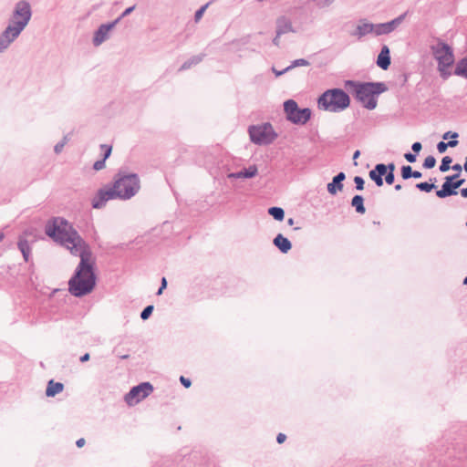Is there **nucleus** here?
I'll use <instances>...</instances> for the list:
<instances>
[{
	"instance_id": "19",
	"label": "nucleus",
	"mask_w": 467,
	"mask_h": 467,
	"mask_svg": "<svg viewBox=\"0 0 467 467\" xmlns=\"http://www.w3.org/2000/svg\"><path fill=\"white\" fill-rule=\"evenodd\" d=\"M390 55H389V48L388 46L384 45L381 47L380 53L378 56L377 58V66L380 68L386 70L389 68L390 65Z\"/></svg>"
},
{
	"instance_id": "23",
	"label": "nucleus",
	"mask_w": 467,
	"mask_h": 467,
	"mask_svg": "<svg viewBox=\"0 0 467 467\" xmlns=\"http://www.w3.org/2000/svg\"><path fill=\"white\" fill-rule=\"evenodd\" d=\"M205 54H199L196 56H192L189 59H187L179 68V71H184L190 69L192 67L198 65L204 58Z\"/></svg>"
},
{
	"instance_id": "18",
	"label": "nucleus",
	"mask_w": 467,
	"mask_h": 467,
	"mask_svg": "<svg viewBox=\"0 0 467 467\" xmlns=\"http://www.w3.org/2000/svg\"><path fill=\"white\" fill-rule=\"evenodd\" d=\"M346 175L343 171L337 173L333 179L332 182L327 184V192L335 195L338 191L343 189L342 182L345 180Z\"/></svg>"
},
{
	"instance_id": "16",
	"label": "nucleus",
	"mask_w": 467,
	"mask_h": 467,
	"mask_svg": "<svg viewBox=\"0 0 467 467\" xmlns=\"http://www.w3.org/2000/svg\"><path fill=\"white\" fill-rule=\"evenodd\" d=\"M373 24L368 22L365 19H362L358 22L355 31L352 33L353 36H356L358 39H361L365 36L368 34H372Z\"/></svg>"
},
{
	"instance_id": "2",
	"label": "nucleus",
	"mask_w": 467,
	"mask_h": 467,
	"mask_svg": "<svg viewBox=\"0 0 467 467\" xmlns=\"http://www.w3.org/2000/svg\"><path fill=\"white\" fill-rule=\"evenodd\" d=\"M345 88L354 94L356 99L365 109L369 110L377 107V97L387 90L386 85L382 82H358L355 80L345 81Z\"/></svg>"
},
{
	"instance_id": "9",
	"label": "nucleus",
	"mask_w": 467,
	"mask_h": 467,
	"mask_svg": "<svg viewBox=\"0 0 467 467\" xmlns=\"http://www.w3.org/2000/svg\"><path fill=\"white\" fill-rule=\"evenodd\" d=\"M153 391V387L150 382H142L133 388L125 395V401L130 406L139 403L141 400L148 397Z\"/></svg>"
},
{
	"instance_id": "13",
	"label": "nucleus",
	"mask_w": 467,
	"mask_h": 467,
	"mask_svg": "<svg viewBox=\"0 0 467 467\" xmlns=\"http://www.w3.org/2000/svg\"><path fill=\"white\" fill-rule=\"evenodd\" d=\"M395 171V164L394 163H389L388 165H385L383 163H379L375 166L373 170H371L368 173L369 178L376 183L377 186L381 187L383 185V176L386 174V172H392L394 173Z\"/></svg>"
},
{
	"instance_id": "21",
	"label": "nucleus",
	"mask_w": 467,
	"mask_h": 467,
	"mask_svg": "<svg viewBox=\"0 0 467 467\" xmlns=\"http://www.w3.org/2000/svg\"><path fill=\"white\" fill-rule=\"evenodd\" d=\"M273 244L283 253L286 254L292 248L291 242L283 234H278L273 240Z\"/></svg>"
},
{
	"instance_id": "15",
	"label": "nucleus",
	"mask_w": 467,
	"mask_h": 467,
	"mask_svg": "<svg viewBox=\"0 0 467 467\" xmlns=\"http://www.w3.org/2000/svg\"><path fill=\"white\" fill-rule=\"evenodd\" d=\"M258 169L255 165H251L237 172H231L227 174L228 179H250L257 175Z\"/></svg>"
},
{
	"instance_id": "14",
	"label": "nucleus",
	"mask_w": 467,
	"mask_h": 467,
	"mask_svg": "<svg viewBox=\"0 0 467 467\" xmlns=\"http://www.w3.org/2000/svg\"><path fill=\"white\" fill-rule=\"evenodd\" d=\"M112 29L108 24H101L94 32L92 44L94 47H99L105 41L109 39Z\"/></svg>"
},
{
	"instance_id": "49",
	"label": "nucleus",
	"mask_w": 467,
	"mask_h": 467,
	"mask_svg": "<svg viewBox=\"0 0 467 467\" xmlns=\"http://www.w3.org/2000/svg\"><path fill=\"white\" fill-rule=\"evenodd\" d=\"M286 439V436L284 433H279L276 437V441L278 443H283Z\"/></svg>"
},
{
	"instance_id": "27",
	"label": "nucleus",
	"mask_w": 467,
	"mask_h": 467,
	"mask_svg": "<svg viewBox=\"0 0 467 467\" xmlns=\"http://www.w3.org/2000/svg\"><path fill=\"white\" fill-rule=\"evenodd\" d=\"M406 13L386 23L389 33L393 32L404 20Z\"/></svg>"
},
{
	"instance_id": "28",
	"label": "nucleus",
	"mask_w": 467,
	"mask_h": 467,
	"mask_svg": "<svg viewBox=\"0 0 467 467\" xmlns=\"http://www.w3.org/2000/svg\"><path fill=\"white\" fill-rule=\"evenodd\" d=\"M372 34H374L375 36L389 34L386 23L373 24Z\"/></svg>"
},
{
	"instance_id": "5",
	"label": "nucleus",
	"mask_w": 467,
	"mask_h": 467,
	"mask_svg": "<svg viewBox=\"0 0 467 467\" xmlns=\"http://www.w3.org/2000/svg\"><path fill=\"white\" fill-rule=\"evenodd\" d=\"M31 17L32 8L30 3L26 0H19L14 5L8 18V25L24 31L29 24Z\"/></svg>"
},
{
	"instance_id": "30",
	"label": "nucleus",
	"mask_w": 467,
	"mask_h": 467,
	"mask_svg": "<svg viewBox=\"0 0 467 467\" xmlns=\"http://www.w3.org/2000/svg\"><path fill=\"white\" fill-rule=\"evenodd\" d=\"M309 66V62L305 58H298L294 60L290 66L286 67L285 68V71H289L296 67H306Z\"/></svg>"
},
{
	"instance_id": "38",
	"label": "nucleus",
	"mask_w": 467,
	"mask_h": 467,
	"mask_svg": "<svg viewBox=\"0 0 467 467\" xmlns=\"http://www.w3.org/2000/svg\"><path fill=\"white\" fill-rule=\"evenodd\" d=\"M100 148L104 150L103 158L105 161L110 156L112 148L107 144H101Z\"/></svg>"
},
{
	"instance_id": "37",
	"label": "nucleus",
	"mask_w": 467,
	"mask_h": 467,
	"mask_svg": "<svg viewBox=\"0 0 467 467\" xmlns=\"http://www.w3.org/2000/svg\"><path fill=\"white\" fill-rule=\"evenodd\" d=\"M209 4L202 5L200 9H198L194 14V20L198 22L203 16L204 11L206 10Z\"/></svg>"
},
{
	"instance_id": "34",
	"label": "nucleus",
	"mask_w": 467,
	"mask_h": 467,
	"mask_svg": "<svg viewBox=\"0 0 467 467\" xmlns=\"http://www.w3.org/2000/svg\"><path fill=\"white\" fill-rule=\"evenodd\" d=\"M436 164V159L433 156H428L423 161V167L425 169H432Z\"/></svg>"
},
{
	"instance_id": "3",
	"label": "nucleus",
	"mask_w": 467,
	"mask_h": 467,
	"mask_svg": "<svg viewBox=\"0 0 467 467\" xmlns=\"http://www.w3.org/2000/svg\"><path fill=\"white\" fill-rule=\"evenodd\" d=\"M349 104V96L340 88L327 89L317 100L318 108L329 112H341L348 108Z\"/></svg>"
},
{
	"instance_id": "45",
	"label": "nucleus",
	"mask_w": 467,
	"mask_h": 467,
	"mask_svg": "<svg viewBox=\"0 0 467 467\" xmlns=\"http://www.w3.org/2000/svg\"><path fill=\"white\" fill-rule=\"evenodd\" d=\"M422 148V145L420 142L417 141V142H414L411 146V149L412 150L415 152V153H419L420 151Z\"/></svg>"
},
{
	"instance_id": "10",
	"label": "nucleus",
	"mask_w": 467,
	"mask_h": 467,
	"mask_svg": "<svg viewBox=\"0 0 467 467\" xmlns=\"http://www.w3.org/2000/svg\"><path fill=\"white\" fill-rule=\"evenodd\" d=\"M23 30L7 24L0 33V53H4L19 37Z\"/></svg>"
},
{
	"instance_id": "58",
	"label": "nucleus",
	"mask_w": 467,
	"mask_h": 467,
	"mask_svg": "<svg viewBox=\"0 0 467 467\" xmlns=\"http://www.w3.org/2000/svg\"><path fill=\"white\" fill-rule=\"evenodd\" d=\"M461 194L463 198H467V187L461 190Z\"/></svg>"
},
{
	"instance_id": "40",
	"label": "nucleus",
	"mask_w": 467,
	"mask_h": 467,
	"mask_svg": "<svg viewBox=\"0 0 467 467\" xmlns=\"http://www.w3.org/2000/svg\"><path fill=\"white\" fill-rule=\"evenodd\" d=\"M385 176V182L387 184L390 185L394 182L395 175L392 172H386Z\"/></svg>"
},
{
	"instance_id": "39",
	"label": "nucleus",
	"mask_w": 467,
	"mask_h": 467,
	"mask_svg": "<svg viewBox=\"0 0 467 467\" xmlns=\"http://www.w3.org/2000/svg\"><path fill=\"white\" fill-rule=\"evenodd\" d=\"M105 160L104 159H101V160H99L97 161H95L94 165H93V169L95 171H100L102 169L105 168Z\"/></svg>"
},
{
	"instance_id": "25",
	"label": "nucleus",
	"mask_w": 467,
	"mask_h": 467,
	"mask_svg": "<svg viewBox=\"0 0 467 467\" xmlns=\"http://www.w3.org/2000/svg\"><path fill=\"white\" fill-rule=\"evenodd\" d=\"M351 205L358 213H365L366 208L364 206V198L361 195H355L351 200Z\"/></svg>"
},
{
	"instance_id": "57",
	"label": "nucleus",
	"mask_w": 467,
	"mask_h": 467,
	"mask_svg": "<svg viewBox=\"0 0 467 467\" xmlns=\"http://www.w3.org/2000/svg\"><path fill=\"white\" fill-rule=\"evenodd\" d=\"M89 359V354L88 353H86L84 354L83 356L80 357V361L81 362H86Z\"/></svg>"
},
{
	"instance_id": "12",
	"label": "nucleus",
	"mask_w": 467,
	"mask_h": 467,
	"mask_svg": "<svg viewBox=\"0 0 467 467\" xmlns=\"http://www.w3.org/2000/svg\"><path fill=\"white\" fill-rule=\"evenodd\" d=\"M36 240V235L34 234V230L27 229L23 232V234L19 236L17 246L20 252L23 254L25 261L29 260V255L31 253L30 242H34Z\"/></svg>"
},
{
	"instance_id": "41",
	"label": "nucleus",
	"mask_w": 467,
	"mask_h": 467,
	"mask_svg": "<svg viewBox=\"0 0 467 467\" xmlns=\"http://www.w3.org/2000/svg\"><path fill=\"white\" fill-rule=\"evenodd\" d=\"M458 133L457 132H452V131H447L443 134L442 136V139L443 140H448V139H457L458 138Z\"/></svg>"
},
{
	"instance_id": "36",
	"label": "nucleus",
	"mask_w": 467,
	"mask_h": 467,
	"mask_svg": "<svg viewBox=\"0 0 467 467\" xmlns=\"http://www.w3.org/2000/svg\"><path fill=\"white\" fill-rule=\"evenodd\" d=\"M354 182L356 184V189L358 191H362L364 189L365 181H364V179L362 177L356 176L354 178Z\"/></svg>"
},
{
	"instance_id": "6",
	"label": "nucleus",
	"mask_w": 467,
	"mask_h": 467,
	"mask_svg": "<svg viewBox=\"0 0 467 467\" xmlns=\"http://www.w3.org/2000/svg\"><path fill=\"white\" fill-rule=\"evenodd\" d=\"M248 132L251 141L257 145H269L277 138L270 123L250 126Z\"/></svg>"
},
{
	"instance_id": "29",
	"label": "nucleus",
	"mask_w": 467,
	"mask_h": 467,
	"mask_svg": "<svg viewBox=\"0 0 467 467\" xmlns=\"http://www.w3.org/2000/svg\"><path fill=\"white\" fill-rule=\"evenodd\" d=\"M430 181L432 182L431 183H429L427 182H420V183L416 184V187L421 192H430L431 190H433L436 187L434 184V182H436V178H431Z\"/></svg>"
},
{
	"instance_id": "8",
	"label": "nucleus",
	"mask_w": 467,
	"mask_h": 467,
	"mask_svg": "<svg viewBox=\"0 0 467 467\" xmlns=\"http://www.w3.org/2000/svg\"><path fill=\"white\" fill-rule=\"evenodd\" d=\"M434 57L438 61V68L444 77V71L454 62V56L451 47L444 42L439 41L437 45L431 47Z\"/></svg>"
},
{
	"instance_id": "54",
	"label": "nucleus",
	"mask_w": 467,
	"mask_h": 467,
	"mask_svg": "<svg viewBox=\"0 0 467 467\" xmlns=\"http://www.w3.org/2000/svg\"><path fill=\"white\" fill-rule=\"evenodd\" d=\"M464 182V180L463 179H461V180H457L455 182H453L456 189L460 188Z\"/></svg>"
},
{
	"instance_id": "56",
	"label": "nucleus",
	"mask_w": 467,
	"mask_h": 467,
	"mask_svg": "<svg viewBox=\"0 0 467 467\" xmlns=\"http://www.w3.org/2000/svg\"><path fill=\"white\" fill-rule=\"evenodd\" d=\"M451 169H452L453 171H458V172H461V171H462V167L460 164H458V163H457V164H454V165L451 167Z\"/></svg>"
},
{
	"instance_id": "44",
	"label": "nucleus",
	"mask_w": 467,
	"mask_h": 467,
	"mask_svg": "<svg viewBox=\"0 0 467 467\" xmlns=\"http://www.w3.org/2000/svg\"><path fill=\"white\" fill-rule=\"evenodd\" d=\"M180 381L181 383L185 387V388H190L191 385H192V381L190 379H187L183 376H181L180 377Z\"/></svg>"
},
{
	"instance_id": "11",
	"label": "nucleus",
	"mask_w": 467,
	"mask_h": 467,
	"mask_svg": "<svg viewBox=\"0 0 467 467\" xmlns=\"http://www.w3.org/2000/svg\"><path fill=\"white\" fill-rule=\"evenodd\" d=\"M119 199L112 187L102 188L93 197L91 204L94 209L103 208L109 200Z\"/></svg>"
},
{
	"instance_id": "22",
	"label": "nucleus",
	"mask_w": 467,
	"mask_h": 467,
	"mask_svg": "<svg viewBox=\"0 0 467 467\" xmlns=\"http://www.w3.org/2000/svg\"><path fill=\"white\" fill-rule=\"evenodd\" d=\"M64 389V385L60 382H55L53 379L49 380L46 389V395L47 397H54L60 393Z\"/></svg>"
},
{
	"instance_id": "33",
	"label": "nucleus",
	"mask_w": 467,
	"mask_h": 467,
	"mask_svg": "<svg viewBox=\"0 0 467 467\" xmlns=\"http://www.w3.org/2000/svg\"><path fill=\"white\" fill-rule=\"evenodd\" d=\"M154 309V306L152 305L147 306L140 313V318L142 320L148 319L150 315L152 314V311Z\"/></svg>"
},
{
	"instance_id": "48",
	"label": "nucleus",
	"mask_w": 467,
	"mask_h": 467,
	"mask_svg": "<svg viewBox=\"0 0 467 467\" xmlns=\"http://www.w3.org/2000/svg\"><path fill=\"white\" fill-rule=\"evenodd\" d=\"M64 147H65V146L63 145V143L58 142V143H57V144L55 145V147H54V151H55L57 154H59V153L63 150Z\"/></svg>"
},
{
	"instance_id": "1",
	"label": "nucleus",
	"mask_w": 467,
	"mask_h": 467,
	"mask_svg": "<svg viewBox=\"0 0 467 467\" xmlns=\"http://www.w3.org/2000/svg\"><path fill=\"white\" fill-rule=\"evenodd\" d=\"M45 233L55 242L69 249L71 254L80 257V262L68 281L69 293L76 297H81L92 292L96 285V275L91 252L86 242L67 220L60 217L48 221Z\"/></svg>"
},
{
	"instance_id": "47",
	"label": "nucleus",
	"mask_w": 467,
	"mask_h": 467,
	"mask_svg": "<svg viewBox=\"0 0 467 467\" xmlns=\"http://www.w3.org/2000/svg\"><path fill=\"white\" fill-rule=\"evenodd\" d=\"M122 18H123V17H121V15H120L119 17H117V18H116L115 20H113L112 22H110V23H107V24H108V25L111 27V29L113 30V29L116 27V26H117V25L121 21V19H122Z\"/></svg>"
},
{
	"instance_id": "60",
	"label": "nucleus",
	"mask_w": 467,
	"mask_h": 467,
	"mask_svg": "<svg viewBox=\"0 0 467 467\" xmlns=\"http://www.w3.org/2000/svg\"><path fill=\"white\" fill-rule=\"evenodd\" d=\"M279 38H280V36H277V35H276L275 37L273 39V44L275 46H277V47L279 46Z\"/></svg>"
},
{
	"instance_id": "35",
	"label": "nucleus",
	"mask_w": 467,
	"mask_h": 467,
	"mask_svg": "<svg viewBox=\"0 0 467 467\" xmlns=\"http://www.w3.org/2000/svg\"><path fill=\"white\" fill-rule=\"evenodd\" d=\"M316 3L317 6L320 9L330 6L335 0H311Z\"/></svg>"
},
{
	"instance_id": "24",
	"label": "nucleus",
	"mask_w": 467,
	"mask_h": 467,
	"mask_svg": "<svg viewBox=\"0 0 467 467\" xmlns=\"http://www.w3.org/2000/svg\"><path fill=\"white\" fill-rule=\"evenodd\" d=\"M454 74L467 79V56L458 61Z\"/></svg>"
},
{
	"instance_id": "62",
	"label": "nucleus",
	"mask_w": 467,
	"mask_h": 467,
	"mask_svg": "<svg viewBox=\"0 0 467 467\" xmlns=\"http://www.w3.org/2000/svg\"><path fill=\"white\" fill-rule=\"evenodd\" d=\"M68 135L64 136L63 140L60 141L65 146L68 141Z\"/></svg>"
},
{
	"instance_id": "52",
	"label": "nucleus",
	"mask_w": 467,
	"mask_h": 467,
	"mask_svg": "<svg viewBox=\"0 0 467 467\" xmlns=\"http://www.w3.org/2000/svg\"><path fill=\"white\" fill-rule=\"evenodd\" d=\"M422 176L421 172L418 171H412L411 178L419 179Z\"/></svg>"
},
{
	"instance_id": "42",
	"label": "nucleus",
	"mask_w": 467,
	"mask_h": 467,
	"mask_svg": "<svg viewBox=\"0 0 467 467\" xmlns=\"http://www.w3.org/2000/svg\"><path fill=\"white\" fill-rule=\"evenodd\" d=\"M404 158L410 163H413L416 161L417 160V157H416V154H413V153H410V152H407L404 154Z\"/></svg>"
},
{
	"instance_id": "46",
	"label": "nucleus",
	"mask_w": 467,
	"mask_h": 467,
	"mask_svg": "<svg viewBox=\"0 0 467 467\" xmlns=\"http://www.w3.org/2000/svg\"><path fill=\"white\" fill-rule=\"evenodd\" d=\"M135 7H136L135 5H132V6H130V7H128V8H126V9L122 12V14H121V17H123V18H124L125 16H127L130 15V14L134 11Z\"/></svg>"
},
{
	"instance_id": "51",
	"label": "nucleus",
	"mask_w": 467,
	"mask_h": 467,
	"mask_svg": "<svg viewBox=\"0 0 467 467\" xmlns=\"http://www.w3.org/2000/svg\"><path fill=\"white\" fill-rule=\"evenodd\" d=\"M85 442H86V441H85V439L80 438V439H78V440L76 441V445H77L78 448H81V447H83V446H84Z\"/></svg>"
},
{
	"instance_id": "32",
	"label": "nucleus",
	"mask_w": 467,
	"mask_h": 467,
	"mask_svg": "<svg viewBox=\"0 0 467 467\" xmlns=\"http://www.w3.org/2000/svg\"><path fill=\"white\" fill-rule=\"evenodd\" d=\"M412 168L410 165H404L401 167V177L403 180L411 178Z\"/></svg>"
},
{
	"instance_id": "43",
	"label": "nucleus",
	"mask_w": 467,
	"mask_h": 467,
	"mask_svg": "<svg viewBox=\"0 0 467 467\" xmlns=\"http://www.w3.org/2000/svg\"><path fill=\"white\" fill-rule=\"evenodd\" d=\"M447 143L444 142V141H440L438 144H437V150L440 153H443L446 151L447 150Z\"/></svg>"
},
{
	"instance_id": "20",
	"label": "nucleus",
	"mask_w": 467,
	"mask_h": 467,
	"mask_svg": "<svg viewBox=\"0 0 467 467\" xmlns=\"http://www.w3.org/2000/svg\"><path fill=\"white\" fill-rule=\"evenodd\" d=\"M456 190L457 189H456L453 182H449V181L445 180V182L441 185V189L438 190L436 192V195L439 198L443 199V198H446L449 196L456 195L458 193V192Z\"/></svg>"
},
{
	"instance_id": "50",
	"label": "nucleus",
	"mask_w": 467,
	"mask_h": 467,
	"mask_svg": "<svg viewBox=\"0 0 467 467\" xmlns=\"http://www.w3.org/2000/svg\"><path fill=\"white\" fill-rule=\"evenodd\" d=\"M447 143V147H451V148H453V147H456L458 145V140H456L455 139H452L451 140H449Z\"/></svg>"
},
{
	"instance_id": "4",
	"label": "nucleus",
	"mask_w": 467,
	"mask_h": 467,
	"mask_svg": "<svg viewBox=\"0 0 467 467\" xmlns=\"http://www.w3.org/2000/svg\"><path fill=\"white\" fill-rule=\"evenodd\" d=\"M117 196L120 200H130L137 194L140 189V178L136 173H125L119 171L112 185Z\"/></svg>"
},
{
	"instance_id": "53",
	"label": "nucleus",
	"mask_w": 467,
	"mask_h": 467,
	"mask_svg": "<svg viewBox=\"0 0 467 467\" xmlns=\"http://www.w3.org/2000/svg\"><path fill=\"white\" fill-rule=\"evenodd\" d=\"M459 177V173L445 177V180L449 182H455L456 178Z\"/></svg>"
},
{
	"instance_id": "26",
	"label": "nucleus",
	"mask_w": 467,
	"mask_h": 467,
	"mask_svg": "<svg viewBox=\"0 0 467 467\" xmlns=\"http://www.w3.org/2000/svg\"><path fill=\"white\" fill-rule=\"evenodd\" d=\"M268 213L273 216V218L276 221H283L285 218V211L281 207H270L268 209Z\"/></svg>"
},
{
	"instance_id": "17",
	"label": "nucleus",
	"mask_w": 467,
	"mask_h": 467,
	"mask_svg": "<svg viewBox=\"0 0 467 467\" xmlns=\"http://www.w3.org/2000/svg\"><path fill=\"white\" fill-rule=\"evenodd\" d=\"M289 32H296L292 26V22L286 16H280L276 19V33L277 36H281Z\"/></svg>"
},
{
	"instance_id": "61",
	"label": "nucleus",
	"mask_w": 467,
	"mask_h": 467,
	"mask_svg": "<svg viewBox=\"0 0 467 467\" xmlns=\"http://www.w3.org/2000/svg\"><path fill=\"white\" fill-rule=\"evenodd\" d=\"M68 135L64 136L63 140L60 141L65 146L68 141Z\"/></svg>"
},
{
	"instance_id": "55",
	"label": "nucleus",
	"mask_w": 467,
	"mask_h": 467,
	"mask_svg": "<svg viewBox=\"0 0 467 467\" xmlns=\"http://www.w3.org/2000/svg\"><path fill=\"white\" fill-rule=\"evenodd\" d=\"M272 70L275 74L276 77H279L286 72V71H285V68L281 71H278L275 67H273Z\"/></svg>"
},
{
	"instance_id": "64",
	"label": "nucleus",
	"mask_w": 467,
	"mask_h": 467,
	"mask_svg": "<svg viewBox=\"0 0 467 467\" xmlns=\"http://www.w3.org/2000/svg\"><path fill=\"white\" fill-rule=\"evenodd\" d=\"M465 171L467 172V157L465 158V163L463 165Z\"/></svg>"
},
{
	"instance_id": "59",
	"label": "nucleus",
	"mask_w": 467,
	"mask_h": 467,
	"mask_svg": "<svg viewBox=\"0 0 467 467\" xmlns=\"http://www.w3.org/2000/svg\"><path fill=\"white\" fill-rule=\"evenodd\" d=\"M161 286H162V288H164V289L167 287V280H166V278H165V277H162V278H161Z\"/></svg>"
},
{
	"instance_id": "7",
	"label": "nucleus",
	"mask_w": 467,
	"mask_h": 467,
	"mask_svg": "<svg viewBox=\"0 0 467 467\" xmlns=\"http://www.w3.org/2000/svg\"><path fill=\"white\" fill-rule=\"evenodd\" d=\"M284 110L287 120L294 124L304 125L311 118V109L308 108L299 109L294 99H288L284 103Z\"/></svg>"
},
{
	"instance_id": "63",
	"label": "nucleus",
	"mask_w": 467,
	"mask_h": 467,
	"mask_svg": "<svg viewBox=\"0 0 467 467\" xmlns=\"http://www.w3.org/2000/svg\"><path fill=\"white\" fill-rule=\"evenodd\" d=\"M359 155H360V151H359L358 150H356V151L354 152V154H353V160L358 159V158L359 157Z\"/></svg>"
},
{
	"instance_id": "31",
	"label": "nucleus",
	"mask_w": 467,
	"mask_h": 467,
	"mask_svg": "<svg viewBox=\"0 0 467 467\" xmlns=\"http://www.w3.org/2000/svg\"><path fill=\"white\" fill-rule=\"evenodd\" d=\"M452 162V159L450 156H445L441 160V163L440 165V171L441 172H445L450 170V164Z\"/></svg>"
}]
</instances>
